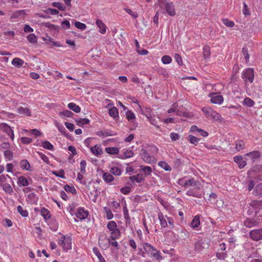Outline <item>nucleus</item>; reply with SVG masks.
Instances as JSON below:
<instances>
[{"mask_svg": "<svg viewBox=\"0 0 262 262\" xmlns=\"http://www.w3.org/2000/svg\"><path fill=\"white\" fill-rule=\"evenodd\" d=\"M249 205L254 209H259L262 208V201L253 200L249 203Z\"/></svg>", "mask_w": 262, "mask_h": 262, "instance_id": "nucleus-26", "label": "nucleus"}, {"mask_svg": "<svg viewBox=\"0 0 262 262\" xmlns=\"http://www.w3.org/2000/svg\"><path fill=\"white\" fill-rule=\"evenodd\" d=\"M110 237L101 235L99 238V245L103 249H106L109 247Z\"/></svg>", "mask_w": 262, "mask_h": 262, "instance_id": "nucleus-13", "label": "nucleus"}, {"mask_svg": "<svg viewBox=\"0 0 262 262\" xmlns=\"http://www.w3.org/2000/svg\"><path fill=\"white\" fill-rule=\"evenodd\" d=\"M243 13L245 16L249 15L250 14L248 8V6L245 2L243 3Z\"/></svg>", "mask_w": 262, "mask_h": 262, "instance_id": "nucleus-63", "label": "nucleus"}, {"mask_svg": "<svg viewBox=\"0 0 262 262\" xmlns=\"http://www.w3.org/2000/svg\"><path fill=\"white\" fill-rule=\"evenodd\" d=\"M54 123L59 132L63 135H65L66 132L64 127L61 124H60L57 121H55Z\"/></svg>", "mask_w": 262, "mask_h": 262, "instance_id": "nucleus-58", "label": "nucleus"}, {"mask_svg": "<svg viewBox=\"0 0 262 262\" xmlns=\"http://www.w3.org/2000/svg\"><path fill=\"white\" fill-rule=\"evenodd\" d=\"M106 152L110 155H116L119 153V150L115 147H110L105 148Z\"/></svg>", "mask_w": 262, "mask_h": 262, "instance_id": "nucleus-39", "label": "nucleus"}, {"mask_svg": "<svg viewBox=\"0 0 262 262\" xmlns=\"http://www.w3.org/2000/svg\"><path fill=\"white\" fill-rule=\"evenodd\" d=\"M108 114L110 116L116 118L119 116L118 111L116 107H113L108 110Z\"/></svg>", "mask_w": 262, "mask_h": 262, "instance_id": "nucleus-37", "label": "nucleus"}, {"mask_svg": "<svg viewBox=\"0 0 262 262\" xmlns=\"http://www.w3.org/2000/svg\"><path fill=\"white\" fill-rule=\"evenodd\" d=\"M91 151L96 156H99L102 154V149L100 145H96L90 148Z\"/></svg>", "mask_w": 262, "mask_h": 262, "instance_id": "nucleus-18", "label": "nucleus"}, {"mask_svg": "<svg viewBox=\"0 0 262 262\" xmlns=\"http://www.w3.org/2000/svg\"><path fill=\"white\" fill-rule=\"evenodd\" d=\"M242 53L243 56H244L246 61L248 62L249 60L250 56L248 52L247 48H243L242 49Z\"/></svg>", "mask_w": 262, "mask_h": 262, "instance_id": "nucleus-59", "label": "nucleus"}, {"mask_svg": "<svg viewBox=\"0 0 262 262\" xmlns=\"http://www.w3.org/2000/svg\"><path fill=\"white\" fill-rule=\"evenodd\" d=\"M252 193L256 196H262V183L257 185Z\"/></svg>", "mask_w": 262, "mask_h": 262, "instance_id": "nucleus-32", "label": "nucleus"}, {"mask_svg": "<svg viewBox=\"0 0 262 262\" xmlns=\"http://www.w3.org/2000/svg\"><path fill=\"white\" fill-rule=\"evenodd\" d=\"M120 192L125 195L128 194L131 191V188L128 186L123 187L120 189Z\"/></svg>", "mask_w": 262, "mask_h": 262, "instance_id": "nucleus-56", "label": "nucleus"}, {"mask_svg": "<svg viewBox=\"0 0 262 262\" xmlns=\"http://www.w3.org/2000/svg\"><path fill=\"white\" fill-rule=\"evenodd\" d=\"M77 203L75 202L72 203L70 204L67 210L69 211L70 214L73 216V219L75 222H78L76 218L80 220L86 219L89 214V211L86 210L84 207H80L76 210L75 208L77 206Z\"/></svg>", "mask_w": 262, "mask_h": 262, "instance_id": "nucleus-1", "label": "nucleus"}, {"mask_svg": "<svg viewBox=\"0 0 262 262\" xmlns=\"http://www.w3.org/2000/svg\"><path fill=\"white\" fill-rule=\"evenodd\" d=\"M129 180L133 182L140 183L144 180V178L141 174H138L130 176L129 178Z\"/></svg>", "mask_w": 262, "mask_h": 262, "instance_id": "nucleus-25", "label": "nucleus"}, {"mask_svg": "<svg viewBox=\"0 0 262 262\" xmlns=\"http://www.w3.org/2000/svg\"><path fill=\"white\" fill-rule=\"evenodd\" d=\"M260 152L258 150H254L245 154V156L248 158L247 160L250 159L254 162L260 157Z\"/></svg>", "mask_w": 262, "mask_h": 262, "instance_id": "nucleus-15", "label": "nucleus"}, {"mask_svg": "<svg viewBox=\"0 0 262 262\" xmlns=\"http://www.w3.org/2000/svg\"><path fill=\"white\" fill-rule=\"evenodd\" d=\"M134 156V152L131 150H127L124 153V158H129Z\"/></svg>", "mask_w": 262, "mask_h": 262, "instance_id": "nucleus-64", "label": "nucleus"}, {"mask_svg": "<svg viewBox=\"0 0 262 262\" xmlns=\"http://www.w3.org/2000/svg\"><path fill=\"white\" fill-rule=\"evenodd\" d=\"M200 225V219L199 215H195L191 222V227L193 229L198 228Z\"/></svg>", "mask_w": 262, "mask_h": 262, "instance_id": "nucleus-28", "label": "nucleus"}, {"mask_svg": "<svg viewBox=\"0 0 262 262\" xmlns=\"http://www.w3.org/2000/svg\"><path fill=\"white\" fill-rule=\"evenodd\" d=\"M124 10L126 11V12L130 14L134 18H136L138 16V14L137 12L132 11V10L130 9L125 8Z\"/></svg>", "mask_w": 262, "mask_h": 262, "instance_id": "nucleus-60", "label": "nucleus"}, {"mask_svg": "<svg viewBox=\"0 0 262 262\" xmlns=\"http://www.w3.org/2000/svg\"><path fill=\"white\" fill-rule=\"evenodd\" d=\"M74 25L77 28L80 29L81 30H84L86 28V26L85 24L82 23L80 21H76L74 23Z\"/></svg>", "mask_w": 262, "mask_h": 262, "instance_id": "nucleus-55", "label": "nucleus"}, {"mask_svg": "<svg viewBox=\"0 0 262 262\" xmlns=\"http://www.w3.org/2000/svg\"><path fill=\"white\" fill-rule=\"evenodd\" d=\"M67 192L71 193L74 198H77V190L73 186L67 184Z\"/></svg>", "mask_w": 262, "mask_h": 262, "instance_id": "nucleus-33", "label": "nucleus"}, {"mask_svg": "<svg viewBox=\"0 0 262 262\" xmlns=\"http://www.w3.org/2000/svg\"><path fill=\"white\" fill-rule=\"evenodd\" d=\"M125 115L127 119L129 121H132V120H134L136 118L135 114L132 111H127L126 112Z\"/></svg>", "mask_w": 262, "mask_h": 262, "instance_id": "nucleus-53", "label": "nucleus"}, {"mask_svg": "<svg viewBox=\"0 0 262 262\" xmlns=\"http://www.w3.org/2000/svg\"><path fill=\"white\" fill-rule=\"evenodd\" d=\"M110 171L112 174L116 176H120L122 173V170L121 168L118 166H113L111 167Z\"/></svg>", "mask_w": 262, "mask_h": 262, "instance_id": "nucleus-34", "label": "nucleus"}, {"mask_svg": "<svg viewBox=\"0 0 262 262\" xmlns=\"http://www.w3.org/2000/svg\"><path fill=\"white\" fill-rule=\"evenodd\" d=\"M72 235L69 234V235L67 237V250H70L72 249V241L73 239L72 237Z\"/></svg>", "mask_w": 262, "mask_h": 262, "instance_id": "nucleus-47", "label": "nucleus"}, {"mask_svg": "<svg viewBox=\"0 0 262 262\" xmlns=\"http://www.w3.org/2000/svg\"><path fill=\"white\" fill-rule=\"evenodd\" d=\"M17 113L24 116H31V112L28 107H19L17 110Z\"/></svg>", "mask_w": 262, "mask_h": 262, "instance_id": "nucleus-23", "label": "nucleus"}, {"mask_svg": "<svg viewBox=\"0 0 262 262\" xmlns=\"http://www.w3.org/2000/svg\"><path fill=\"white\" fill-rule=\"evenodd\" d=\"M258 224V222L253 218H247L243 223L244 225L248 228L253 227L257 226Z\"/></svg>", "mask_w": 262, "mask_h": 262, "instance_id": "nucleus-14", "label": "nucleus"}, {"mask_svg": "<svg viewBox=\"0 0 262 262\" xmlns=\"http://www.w3.org/2000/svg\"><path fill=\"white\" fill-rule=\"evenodd\" d=\"M143 248L150 257L156 260H161L163 259L159 251L157 250L151 244L145 243L143 244Z\"/></svg>", "mask_w": 262, "mask_h": 262, "instance_id": "nucleus-3", "label": "nucleus"}, {"mask_svg": "<svg viewBox=\"0 0 262 262\" xmlns=\"http://www.w3.org/2000/svg\"><path fill=\"white\" fill-rule=\"evenodd\" d=\"M200 183H198V186H192V188L188 190L186 194L189 196H192L194 197L200 198L201 197V194L200 192Z\"/></svg>", "mask_w": 262, "mask_h": 262, "instance_id": "nucleus-10", "label": "nucleus"}, {"mask_svg": "<svg viewBox=\"0 0 262 262\" xmlns=\"http://www.w3.org/2000/svg\"><path fill=\"white\" fill-rule=\"evenodd\" d=\"M158 5L161 9L162 13L167 12L171 16L176 14L174 7L172 3L167 2L166 0H158Z\"/></svg>", "mask_w": 262, "mask_h": 262, "instance_id": "nucleus-4", "label": "nucleus"}, {"mask_svg": "<svg viewBox=\"0 0 262 262\" xmlns=\"http://www.w3.org/2000/svg\"><path fill=\"white\" fill-rule=\"evenodd\" d=\"M42 146L46 149L51 150H52L54 148L53 145L48 141L42 142Z\"/></svg>", "mask_w": 262, "mask_h": 262, "instance_id": "nucleus-49", "label": "nucleus"}, {"mask_svg": "<svg viewBox=\"0 0 262 262\" xmlns=\"http://www.w3.org/2000/svg\"><path fill=\"white\" fill-rule=\"evenodd\" d=\"M3 190L9 194L13 192V189L9 184L5 183L3 185Z\"/></svg>", "mask_w": 262, "mask_h": 262, "instance_id": "nucleus-44", "label": "nucleus"}, {"mask_svg": "<svg viewBox=\"0 0 262 262\" xmlns=\"http://www.w3.org/2000/svg\"><path fill=\"white\" fill-rule=\"evenodd\" d=\"M11 63L14 67L19 68L23 66L24 61L19 58L16 57L12 60Z\"/></svg>", "mask_w": 262, "mask_h": 262, "instance_id": "nucleus-24", "label": "nucleus"}, {"mask_svg": "<svg viewBox=\"0 0 262 262\" xmlns=\"http://www.w3.org/2000/svg\"><path fill=\"white\" fill-rule=\"evenodd\" d=\"M27 39L29 42L32 43H35L37 41V38L36 36L33 33H31L28 35L27 37Z\"/></svg>", "mask_w": 262, "mask_h": 262, "instance_id": "nucleus-43", "label": "nucleus"}, {"mask_svg": "<svg viewBox=\"0 0 262 262\" xmlns=\"http://www.w3.org/2000/svg\"><path fill=\"white\" fill-rule=\"evenodd\" d=\"M96 24L99 28V32L104 34L106 32L107 27L100 19H97L96 21Z\"/></svg>", "mask_w": 262, "mask_h": 262, "instance_id": "nucleus-17", "label": "nucleus"}, {"mask_svg": "<svg viewBox=\"0 0 262 262\" xmlns=\"http://www.w3.org/2000/svg\"><path fill=\"white\" fill-rule=\"evenodd\" d=\"M161 61L163 64H167L172 61V58L169 55H164L162 57Z\"/></svg>", "mask_w": 262, "mask_h": 262, "instance_id": "nucleus-48", "label": "nucleus"}, {"mask_svg": "<svg viewBox=\"0 0 262 262\" xmlns=\"http://www.w3.org/2000/svg\"><path fill=\"white\" fill-rule=\"evenodd\" d=\"M188 140L191 144L196 145L200 141V139L196 137H194L192 135L188 136Z\"/></svg>", "mask_w": 262, "mask_h": 262, "instance_id": "nucleus-46", "label": "nucleus"}, {"mask_svg": "<svg viewBox=\"0 0 262 262\" xmlns=\"http://www.w3.org/2000/svg\"><path fill=\"white\" fill-rule=\"evenodd\" d=\"M203 54L205 58H207L210 56V47L206 45L203 48Z\"/></svg>", "mask_w": 262, "mask_h": 262, "instance_id": "nucleus-51", "label": "nucleus"}, {"mask_svg": "<svg viewBox=\"0 0 262 262\" xmlns=\"http://www.w3.org/2000/svg\"><path fill=\"white\" fill-rule=\"evenodd\" d=\"M250 238L254 241L262 239V228L252 230L250 232Z\"/></svg>", "mask_w": 262, "mask_h": 262, "instance_id": "nucleus-12", "label": "nucleus"}, {"mask_svg": "<svg viewBox=\"0 0 262 262\" xmlns=\"http://www.w3.org/2000/svg\"><path fill=\"white\" fill-rule=\"evenodd\" d=\"M68 107L69 109L73 111L75 113H79L80 112L81 108L79 105H76L74 103H70L68 105Z\"/></svg>", "mask_w": 262, "mask_h": 262, "instance_id": "nucleus-38", "label": "nucleus"}, {"mask_svg": "<svg viewBox=\"0 0 262 262\" xmlns=\"http://www.w3.org/2000/svg\"><path fill=\"white\" fill-rule=\"evenodd\" d=\"M235 149L237 151H240L245 148V143L243 140H237L235 142Z\"/></svg>", "mask_w": 262, "mask_h": 262, "instance_id": "nucleus-30", "label": "nucleus"}, {"mask_svg": "<svg viewBox=\"0 0 262 262\" xmlns=\"http://www.w3.org/2000/svg\"><path fill=\"white\" fill-rule=\"evenodd\" d=\"M17 211L23 217H27L29 215L28 211L24 209L21 206L19 205L17 207Z\"/></svg>", "mask_w": 262, "mask_h": 262, "instance_id": "nucleus-41", "label": "nucleus"}, {"mask_svg": "<svg viewBox=\"0 0 262 262\" xmlns=\"http://www.w3.org/2000/svg\"><path fill=\"white\" fill-rule=\"evenodd\" d=\"M20 166L23 169L30 170V165L27 160H22L20 162Z\"/></svg>", "mask_w": 262, "mask_h": 262, "instance_id": "nucleus-35", "label": "nucleus"}, {"mask_svg": "<svg viewBox=\"0 0 262 262\" xmlns=\"http://www.w3.org/2000/svg\"><path fill=\"white\" fill-rule=\"evenodd\" d=\"M110 245L114 247L116 250H118L119 249L118 243L116 240H112L110 238L109 242V246Z\"/></svg>", "mask_w": 262, "mask_h": 262, "instance_id": "nucleus-62", "label": "nucleus"}, {"mask_svg": "<svg viewBox=\"0 0 262 262\" xmlns=\"http://www.w3.org/2000/svg\"><path fill=\"white\" fill-rule=\"evenodd\" d=\"M234 161L237 164L240 168H243L246 165V162L243 160V158L241 156H237L234 158Z\"/></svg>", "mask_w": 262, "mask_h": 262, "instance_id": "nucleus-22", "label": "nucleus"}, {"mask_svg": "<svg viewBox=\"0 0 262 262\" xmlns=\"http://www.w3.org/2000/svg\"><path fill=\"white\" fill-rule=\"evenodd\" d=\"M76 122L79 126H82L89 123L90 120L87 118H83L77 120Z\"/></svg>", "mask_w": 262, "mask_h": 262, "instance_id": "nucleus-54", "label": "nucleus"}, {"mask_svg": "<svg viewBox=\"0 0 262 262\" xmlns=\"http://www.w3.org/2000/svg\"><path fill=\"white\" fill-rule=\"evenodd\" d=\"M86 166V162L85 160H82L80 163V172L82 173H84L86 172L85 167Z\"/></svg>", "mask_w": 262, "mask_h": 262, "instance_id": "nucleus-57", "label": "nucleus"}, {"mask_svg": "<svg viewBox=\"0 0 262 262\" xmlns=\"http://www.w3.org/2000/svg\"><path fill=\"white\" fill-rule=\"evenodd\" d=\"M0 128L2 130L6 133V134L10 137L12 140H14V134L13 130L10 126H9L6 123H3L0 124Z\"/></svg>", "mask_w": 262, "mask_h": 262, "instance_id": "nucleus-11", "label": "nucleus"}, {"mask_svg": "<svg viewBox=\"0 0 262 262\" xmlns=\"http://www.w3.org/2000/svg\"><path fill=\"white\" fill-rule=\"evenodd\" d=\"M208 96L210 98V102L212 103L220 105L224 101L223 97L221 95H217L216 93L212 92L208 95Z\"/></svg>", "mask_w": 262, "mask_h": 262, "instance_id": "nucleus-9", "label": "nucleus"}, {"mask_svg": "<svg viewBox=\"0 0 262 262\" xmlns=\"http://www.w3.org/2000/svg\"><path fill=\"white\" fill-rule=\"evenodd\" d=\"M40 214L46 222L51 219V215L50 211L44 207L41 208Z\"/></svg>", "mask_w": 262, "mask_h": 262, "instance_id": "nucleus-21", "label": "nucleus"}, {"mask_svg": "<svg viewBox=\"0 0 262 262\" xmlns=\"http://www.w3.org/2000/svg\"><path fill=\"white\" fill-rule=\"evenodd\" d=\"M25 13V10H17L11 14V15L10 16V19L17 18L20 15H23Z\"/></svg>", "mask_w": 262, "mask_h": 262, "instance_id": "nucleus-40", "label": "nucleus"}, {"mask_svg": "<svg viewBox=\"0 0 262 262\" xmlns=\"http://www.w3.org/2000/svg\"><path fill=\"white\" fill-rule=\"evenodd\" d=\"M140 156L141 159L146 163L152 164L157 162V159L154 155H150L146 150L142 148L140 150Z\"/></svg>", "mask_w": 262, "mask_h": 262, "instance_id": "nucleus-6", "label": "nucleus"}, {"mask_svg": "<svg viewBox=\"0 0 262 262\" xmlns=\"http://www.w3.org/2000/svg\"><path fill=\"white\" fill-rule=\"evenodd\" d=\"M120 203H119L116 201H112L111 203L110 206V208L111 207L113 209L114 212H116V210L118 208H120Z\"/></svg>", "mask_w": 262, "mask_h": 262, "instance_id": "nucleus-52", "label": "nucleus"}, {"mask_svg": "<svg viewBox=\"0 0 262 262\" xmlns=\"http://www.w3.org/2000/svg\"><path fill=\"white\" fill-rule=\"evenodd\" d=\"M38 200V197L35 193H30L28 195L27 201L31 204H36Z\"/></svg>", "mask_w": 262, "mask_h": 262, "instance_id": "nucleus-29", "label": "nucleus"}, {"mask_svg": "<svg viewBox=\"0 0 262 262\" xmlns=\"http://www.w3.org/2000/svg\"><path fill=\"white\" fill-rule=\"evenodd\" d=\"M141 170L143 171L145 177L151 174L152 172L151 168L148 166L141 165L140 166Z\"/></svg>", "mask_w": 262, "mask_h": 262, "instance_id": "nucleus-31", "label": "nucleus"}, {"mask_svg": "<svg viewBox=\"0 0 262 262\" xmlns=\"http://www.w3.org/2000/svg\"><path fill=\"white\" fill-rule=\"evenodd\" d=\"M242 104L244 105L247 106L248 107L253 106L255 102L254 101L249 97H246L242 102Z\"/></svg>", "mask_w": 262, "mask_h": 262, "instance_id": "nucleus-36", "label": "nucleus"}, {"mask_svg": "<svg viewBox=\"0 0 262 262\" xmlns=\"http://www.w3.org/2000/svg\"><path fill=\"white\" fill-rule=\"evenodd\" d=\"M102 178L106 183H110L114 180V177L112 173L108 172L103 173Z\"/></svg>", "mask_w": 262, "mask_h": 262, "instance_id": "nucleus-27", "label": "nucleus"}, {"mask_svg": "<svg viewBox=\"0 0 262 262\" xmlns=\"http://www.w3.org/2000/svg\"><path fill=\"white\" fill-rule=\"evenodd\" d=\"M242 78L244 80L245 82L247 84V82L252 83L254 79V70L251 68L246 69L243 73Z\"/></svg>", "mask_w": 262, "mask_h": 262, "instance_id": "nucleus-7", "label": "nucleus"}, {"mask_svg": "<svg viewBox=\"0 0 262 262\" xmlns=\"http://www.w3.org/2000/svg\"><path fill=\"white\" fill-rule=\"evenodd\" d=\"M18 185L21 186H27L30 184L29 180L27 179L26 177L23 176H21L18 178Z\"/></svg>", "mask_w": 262, "mask_h": 262, "instance_id": "nucleus-20", "label": "nucleus"}, {"mask_svg": "<svg viewBox=\"0 0 262 262\" xmlns=\"http://www.w3.org/2000/svg\"><path fill=\"white\" fill-rule=\"evenodd\" d=\"M103 217L108 220H111L114 217V214L110 207L105 206L103 208Z\"/></svg>", "mask_w": 262, "mask_h": 262, "instance_id": "nucleus-16", "label": "nucleus"}, {"mask_svg": "<svg viewBox=\"0 0 262 262\" xmlns=\"http://www.w3.org/2000/svg\"><path fill=\"white\" fill-rule=\"evenodd\" d=\"M199 183L200 182L199 181H195L194 178H191L189 180H185V179L183 178L179 180V185L185 188H187L189 187H192L194 186H198Z\"/></svg>", "mask_w": 262, "mask_h": 262, "instance_id": "nucleus-8", "label": "nucleus"}, {"mask_svg": "<svg viewBox=\"0 0 262 262\" xmlns=\"http://www.w3.org/2000/svg\"><path fill=\"white\" fill-rule=\"evenodd\" d=\"M106 227L110 232L109 237L112 240H116L120 238L121 236V231L115 221H109L106 225Z\"/></svg>", "mask_w": 262, "mask_h": 262, "instance_id": "nucleus-2", "label": "nucleus"}, {"mask_svg": "<svg viewBox=\"0 0 262 262\" xmlns=\"http://www.w3.org/2000/svg\"><path fill=\"white\" fill-rule=\"evenodd\" d=\"M4 156L6 161H11L13 158V153L11 150H7L5 151Z\"/></svg>", "mask_w": 262, "mask_h": 262, "instance_id": "nucleus-45", "label": "nucleus"}, {"mask_svg": "<svg viewBox=\"0 0 262 262\" xmlns=\"http://www.w3.org/2000/svg\"><path fill=\"white\" fill-rule=\"evenodd\" d=\"M20 141L23 144H28L32 142V139L29 137H21L20 138Z\"/></svg>", "mask_w": 262, "mask_h": 262, "instance_id": "nucleus-61", "label": "nucleus"}, {"mask_svg": "<svg viewBox=\"0 0 262 262\" xmlns=\"http://www.w3.org/2000/svg\"><path fill=\"white\" fill-rule=\"evenodd\" d=\"M222 22L224 25L228 27H233L234 26V23L227 18L223 19Z\"/></svg>", "mask_w": 262, "mask_h": 262, "instance_id": "nucleus-50", "label": "nucleus"}, {"mask_svg": "<svg viewBox=\"0 0 262 262\" xmlns=\"http://www.w3.org/2000/svg\"><path fill=\"white\" fill-rule=\"evenodd\" d=\"M158 219L160 221V224L162 228H166L167 227V222L166 217L164 216L162 212L158 213Z\"/></svg>", "mask_w": 262, "mask_h": 262, "instance_id": "nucleus-19", "label": "nucleus"}, {"mask_svg": "<svg viewBox=\"0 0 262 262\" xmlns=\"http://www.w3.org/2000/svg\"><path fill=\"white\" fill-rule=\"evenodd\" d=\"M202 112L206 118L209 119H213L214 121H220L222 120V116L220 114L214 111L211 107L208 106L203 107L202 108Z\"/></svg>", "mask_w": 262, "mask_h": 262, "instance_id": "nucleus-5", "label": "nucleus"}, {"mask_svg": "<svg viewBox=\"0 0 262 262\" xmlns=\"http://www.w3.org/2000/svg\"><path fill=\"white\" fill-rule=\"evenodd\" d=\"M158 165L166 171H170L171 169V167L165 161L159 162Z\"/></svg>", "mask_w": 262, "mask_h": 262, "instance_id": "nucleus-42", "label": "nucleus"}]
</instances>
